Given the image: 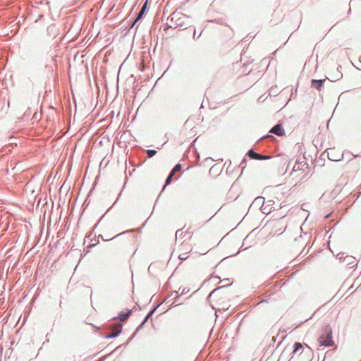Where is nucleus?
Returning <instances> with one entry per match:
<instances>
[{
    "instance_id": "12",
    "label": "nucleus",
    "mask_w": 361,
    "mask_h": 361,
    "mask_svg": "<svg viewBox=\"0 0 361 361\" xmlns=\"http://www.w3.org/2000/svg\"><path fill=\"white\" fill-rule=\"evenodd\" d=\"M173 176L174 175H172V173H171L169 174V176H168V178L166 180L165 185H169L171 182Z\"/></svg>"
},
{
    "instance_id": "7",
    "label": "nucleus",
    "mask_w": 361,
    "mask_h": 361,
    "mask_svg": "<svg viewBox=\"0 0 361 361\" xmlns=\"http://www.w3.org/2000/svg\"><path fill=\"white\" fill-rule=\"evenodd\" d=\"M130 314H131L130 310H128L127 312H121L118 314V318L120 321L124 322L129 317Z\"/></svg>"
},
{
    "instance_id": "5",
    "label": "nucleus",
    "mask_w": 361,
    "mask_h": 361,
    "mask_svg": "<svg viewBox=\"0 0 361 361\" xmlns=\"http://www.w3.org/2000/svg\"><path fill=\"white\" fill-rule=\"evenodd\" d=\"M271 133H274L279 136H281L284 135V130L281 124H277L274 126L271 130Z\"/></svg>"
},
{
    "instance_id": "4",
    "label": "nucleus",
    "mask_w": 361,
    "mask_h": 361,
    "mask_svg": "<svg viewBox=\"0 0 361 361\" xmlns=\"http://www.w3.org/2000/svg\"><path fill=\"white\" fill-rule=\"evenodd\" d=\"M247 154L250 158L254 159L262 160V159H267L269 158V157L262 155L260 154L255 152L252 150H250L248 152Z\"/></svg>"
},
{
    "instance_id": "11",
    "label": "nucleus",
    "mask_w": 361,
    "mask_h": 361,
    "mask_svg": "<svg viewBox=\"0 0 361 361\" xmlns=\"http://www.w3.org/2000/svg\"><path fill=\"white\" fill-rule=\"evenodd\" d=\"M147 154L148 157H152L157 154V151L154 149H149L147 151Z\"/></svg>"
},
{
    "instance_id": "15",
    "label": "nucleus",
    "mask_w": 361,
    "mask_h": 361,
    "mask_svg": "<svg viewBox=\"0 0 361 361\" xmlns=\"http://www.w3.org/2000/svg\"><path fill=\"white\" fill-rule=\"evenodd\" d=\"M152 314V312H149L146 317L145 321L149 318V317Z\"/></svg>"
},
{
    "instance_id": "8",
    "label": "nucleus",
    "mask_w": 361,
    "mask_h": 361,
    "mask_svg": "<svg viewBox=\"0 0 361 361\" xmlns=\"http://www.w3.org/2000/svg\"><path fill=\"white\" fill-rule=\"evenodd\" d=\"M303 349V346L300 343H295L294 344V350H293V355L298 353H302Z\"/></svg>"
},
{
    "instance_id": "10",
    "label": "nucleus",
    "mask_w": 361,
    "mask_h": 361,
    "mask_svg": "<svg viewBox=\"0 0 361 361\" xmlns=\"http://www.w3.org/2000/svg\"><path fill=\"white\" fill-rule=\"evenodd\" d=\"M178 258L180 260H185L188 258V253L183 252H178Z\"/></svg>"
},
{
    "instance_id": "6",
    "label": "nucleus",
    "mask_w": 361,
    "mask_h": 361,
    "mask_svg": "<svg viewBox=\"0 0 361 361\" xmlns=\"http://www.w3.org/2000/svg\"><path fill=\"white\" fill-rule=\"evenodd\" d=\"M324 80H312V87L320 91Z\"/></svg>"
},
{
    "instance_id": "1",
    "label": "nucleus",
    "mask_w": 361,
    "mask_h": 361,
    "mask_svg": "<svg viewBox=\"0 0 361 361\" xmlns=\"http://www.w3.org/2000/svg\"><path fill=\"white\" fill-rule=\"evenodd\" d=\"M318 342L321 346L332 347L334 345L332 339V329L329 324L325 326L324 333L319 337Z\"/></svg>"
},
{
    "instance_id": "16",
    "label": "nucleus",
    "mask_w": 361,
    "mask_h": 361,
    "mask_svg": "<svg viewBox=\"0 0 361 361\" xmlns=\"http://www.w3.org/2000/svg\"><path fill=\"white\" fill-rule=\"evenodd\" d=\"M216 290H217L216 289L214 290L211 293V294H210V297H211L213 294H214V293H215V292H216Z\"/></svg>"
},
{
    "instance_id": "3",
    "label": "nucleus",
    "mask_w": 361,
    "mask_h": 361,
    "mask_svg": "<svg viewBox=\"0 0 361 361\" xmlns=\"http://www.w3.org/2000/svg\"><path fill=\"white\" fill-rule=\"evenodd\" d=\"M122 331V326L117 324L113 326L111 332L106 336L107 338H114L117 336Z\"/></svg>"
},
{
    "instance_id": "9",
    "label": "nucleus",
    "mask_w": 361,
    "mask_h": 361,
    "mask_svg": "<svg viewBox=\"0 0 361 361\" xmlns=\"http://www.w3.org/2000/svg\"><path fill=\"white\" fill-rule=\"evenodd\" d=\"M182 166L180 164H178L175 166V167L173 169L171 173H172V175H174L176 172L180 171L181 170Z\"/></svg>"
},
{
    "instance_id": "14",
    "label": "nucleus",
    "mask_w": 361,
    "mask_h": 361,
    "mask_svg": "<svg viewBox=\"0 0 361 361\" xmlns=\"http://www.w3.org/2000/svg\"><path fill=\"white\" fill-rule=\"evenodd\" d=\"M146 8H147V2L144 4V6H142L141 11L145 13V10H146Z\"/></svg>"
},
{
    "instance_id": "17",
    "label": "nucleus",
    "mask_w": 361,
    "mask_h": 361,
    "mask_svg": "<svg viewBox=\"0 0 361 361\" xmlns=\"http://www.w3.org/2000/svg\"><path fill=\"white\" fill-rule=\"evenodd\" d=\"M174 17H176V14H175V13H173V15H172V19H173Z\"/></svg>"
},
{
    "instance_id": "13",
    "label": "nucleus",
    "mask_w": 361,
    "mask_h": 361,
    "mask_svg": "<svg viewBox=\"0 0 361 361\" xmlns=\"http://www.w3.org/2000/svg\"><path fill=\"white\" fill-rule=\"evenodd\" d=\"M144 13H144L143 11H140V13H139V14H138V16H137V17L136 18V19H135V23L136 21H137L139 19H140V18H142V16L144 15Z\"/></svg>"
},
{
    "instance_id": "2",
    "label": "nucleus",
    "mask_w": 361,
    "mask_h": 361,
    "mask_svg": "<svg viewBox=\"0 0 361 361\" xmlns=\"http://www.w3.org/2000/svg\"><path fill=\"white\" fill-rule=\"evenodd\" d=\"M192 250V245L188 241H183L178 247V252L190 253Z\"/></svg>"
}]
</instances>
